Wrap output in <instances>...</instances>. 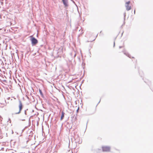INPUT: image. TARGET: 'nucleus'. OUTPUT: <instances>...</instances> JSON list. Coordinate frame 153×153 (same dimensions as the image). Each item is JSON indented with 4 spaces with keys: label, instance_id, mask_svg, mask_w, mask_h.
Returning a JSON list of instances; mask_svg holds the SVG:
<instances>
[{
    "label": "nucleus",
    "instance_id": "nucleus-1",
    "mask_svg": "<svg viewBox=\"0 0 153 153\" xmlns=\"http://www.w3.org/2000/svg\"><path fill=\"white\" fill-rule=\"evenodd\" d=\"M62 70H60V72H61V74H62L63 71L65 73H67L69 72H70V74L71 73L72 71L74 70V69L73 68H62Z\"/></svg>",
    "mask_w": 153,
    "mask_h": 153
},
{
    "label": "nucleus",
    "instance_id": "nucleus-2",
    "mask_svg": "<svg viewBox=\"0 0 153 153\" xmlns=\"http://www.w3.org/2000/svg\"><path fill=\"white\" fill-rule=\"evenodd\" d=\"M138 72L139 74L141 77H142V79L144 80V82L147 84L149 86H150L151 85V81H149L148 79L144 80V78L143 77V73L142 71H140L139 69L138 70Z\"/></svg>",
    "mask_w": 153,
    "mask_h": 153
},
{
    "label": "nucleus",
    "instance_id": "nucleus-3",
    "mask_svg": "<svg viewBox=\"0 0 153 153\" xmlns=\"http://www.w3.org/2000/svg\"><path fill=\"white\" fill-rule=\"evenodd\" d=\"M57 68H45V69L46 71L44 73L46 75H47L48 72H54L55 71Z\"/></svg>",
    "mask_w": 153,
    "mask_h": 153
},
{
    "label": "nucleus",
    "instance_id": "nucleus-4",
    "mask_svg": "<svg viewBox=\"0 0 153 153\" xmlns=\"http://www.w3.org/2000/svg\"><path fill=\"white\" fill-rule=\"evenodd\" d=\"M19 111L15 113H13L12 114L13 115V114H19L21 112L22 110L23 109V105L22 104V102L20 100H19Z\"/></svg>",
    "mask_w": 153,
    "mask_h": 153
},
{
    "label": "nucleus",
    "instance_id": "nucleus-5",
    "mask_svg": "<svg viewBox=\"0 0 153 153\" xmlns=\"http://www.w3.org/2000/svg\"><path fill=\"white\" fill-rule=\"evenodd\" d=\"M102 151L104 152H109L110 151L111 147L109 146H104L102 147Z\"/></svg>",
    "mask_w": 153,
    "mask_h": 153
},
{
    "label": "nucleus",
    "instance_id": "nucleus-6",
    "mask_svg": "<svg viewBox=\"0 0 153 153\" xmlns=\"http://www.w3.org/2000/svg\"><path fill=\"white\" fill-rule=\"evenodd\" d=\"M130 3V1H129L126 2L125 4V6L126 8V9L128 11L130 10L131 8V6H129V4Z\"/></svg>",
    "mask_w": 153,
    "mask_h": 153
},
{
    "label": "nucleus",
    "instance_id": "nucleus-7",
    "mask_svg": "<svg viewBox=\"0 0 153 153\" xmlns=\"http://www.w3.org/2000/svg\"><path fill=\"white\" fill-rule=\"evenodd\" d=\"M32 43L33 45H35L38 43L37 40L35 38L33 37L31 39Z\"/></svg>",
    "mask_w": 153,
    "mask_h": 153
},
{
    "label": "nucleus",
    "instance_id": "nucleus-8",
    "mask_svg": "<svg viewBox=\"0 0 153 153\" xmlns=\"http://www.w3.org/2000/svg\"><path fill=\"white\" fill-rule=\"evenodd\" d=\"M65 114V113L64 112V111H62L61 112V116L60 118V120H62L64 117V116Z\"/></svg>",
    "mask_w": 153,
    "mask_h": 153
},
{
    "label": "nucleus",
    "instance_id": "nucleus-9",
    "mask_svg": "<svg viewBox=\"0 0 153 153\" xmlns=\"http://www.w3.org/2000/svg\"><path fill=\"white\" fill-rule=\"evenodd\" d=\"M62 1L65 6H68V0H62Z\"/></svg>",
    "mask_w": 153,
    "mask_h": 153
},
{
    "label": "nucleus",
    "instance_id": "nucleus-10",
    "mask_svg": "<svg viewBox=\"0 0 153 153\" xmlns=\"http://www.w3.org/2000/svg\"><path fill=\"white\" fill-rule=\"evenodd\" d=\"M39 93H40V95H41V97L44 98V95H43V94L42 93V91L41 89H39Z\"/></svg>",
    "mask_w": 153,
    "mask_h": 153
},
{
    "label": "nucleus",
    "instance_id": "nucleus-11",
    "mask_svg": "<svg viewBox=\"0 0 153 153\" xmlns=\"http://www.w3.org/2000/svg\"><path fill=\"white\" fill-rule=\"evenodd\" d=\"M95 39H96L95 36H94L93 37L92 39H91L90 40V41L92 42L94 41V40H95Z\"/></svg>",
    "mask_w": 153,
    "mask_h": 153
},
{
    "label": "nucleus",
    "instance_id": "nucleus-12",
    "mask_svg": "<svg viewBox=\"0 0 153 153\" xmlns=\"http://www.w3.org/2000/svg\"><path fill=\"white\" fill-rule=\"evenodd\" d=\"M19 69L20 71H23V68H19Z\"/></svg>",
    "mask_w": 153,
    "mask_h": 153
},
{
    "label": "nucleus",
    "instance_id": "nucleus-13",
    "mask_svg": "<svg viewBox=\"0 0 153 153\" xmlns=\"http://www.w3.org/2000/svg\"><path fill=\"white\" fill-rule=\"evenodd\" d=\"M33 136V135L32 134L30 135L29 136V138L30 139H31V138Z\"/></svg>",
    "mask_w": 153,
    "mask_h": 153
},
{
    "label": "nucleus",
    "instance_id": "nucleus-14",
    "mask_svg": "<svg viewBox=\"0 0 153 153\" xmlns=\"http://www.w3.org/2000/svg\"><path fill=\"white\" fill-rule=\"evenodd\" d=\"M114 153H120V152L119 150H117Z\"/></svg>",
    "mask_w": 153,
    "mask_h": 153
},
{
    "label": "nucleus",
    "instance_id": "nucleus-15",
    "mask_svg": "<svg viewBox=\"0 0 153 153\" xmlns=\"http://www.w3.org/2000/svg\"><path fill=\"white\" fill-rule=\"evenodd\" d=\"M24 114L25 115H27V113L26 111L25 110Z\"/></svg>",
    "mask_w": 153,
    "mask_h": 153
},
{
    "label": "nucleus",
    "instance_id": "nucleus-16",
    "mask_svg": "<svg viewBox=\"0 0 153 153\" xmlns=\"http://www.w3.org/2000/svg\"><path fill=\"white\" fill-rule=\"evenodd\" d=\"M30 118H29V124H30Z\"/></svg>",
    "mask_w": 153,
    "mask_h": 153
},
{
    "label": "nucleus",
    "instance_id": "nucleus-17",
    "mask_svg": "<svg viewBox=\"0 0 153 153\" xmlns=\"http://www.w3.org/2000/svg\"><path fill=\"white\" fill-rule=\"evenodd\" d=\"M79 109V107H78L76 111V112L77 113L78 112Z\"/></svg>",
    "mask_w": 153,
    "mask_h": 153
},
{
    "label": "nucleus",
    "instance_id": "nucleus-18",
    "mask_svg": "<svg viewBox=\"0 0 153 153\" xmlns=\"http://www.w3.org/2000/svg\"><path fill=\"white\" fill-rule=\"evenodd\" d=\"M19 120L22 121H25V119H19Z\"/></svg>",
    "mask_w": 153,
    "mask_h": 153
},
{
    "label": "nucleus",
    "instance_id": "nucleus-19",
    "mask_svg": "<svg viewBox=\"0 0 153 153\" xmlns=\"http://www.w3.org/2000/svg\"><path fill=\"white\" fill-rule=\"evenodd\" d=\"M100 101H101V99H100V101L99 102H98V103H97V104L96 105V106L98 105L99 104V103L100 102Z\"/></svg>",
    "mask_w": 153,
    "mask_h": 153
},
{
    "label": "nucleus",
    "instance_id": "nucleus-20",
    "mask_svg": "<svg viewBox=\"0 0 153 153\" xmlns=\"http://www.w3.org/2000/svg\"><path fill=\"white\" fill-rule=\"evenodd\" d=\"M3 81L4 82H6V80H5V79L3 80Z\"/></svg>",
    "mask_w": 153,
    "mask_h": 153
},
{
    "label": "nucleus",
    "instance_id": "nucleus-21",
    "mask_svg": "<svg viewBox=\"0 0 153 153\" xmlns=\"http://www.w3.org/2000/svg\"><path fill=\"white\" fill-rule=\"evenodd\" d=\"M84 74H85V71H84V74H83V75L82 77H83L84 76Z\"/></svg>",
    "mask_w": 153,
    "mask_h": 153
},
{
    "label": "nucleus",
    "instance_id": "nucleus-22",
    "mask_svg": "<svg viewBox=\"0 0 153 153\" xmlns=\"http://www.w3.org/2000/svg\"><path fill=\"white\" fill-rule=\"evenodd\" d=\"M33 117V116H30V118L31 117Z\"/></svg>",
    "mask_w": 153,
    "mask_h": 153
},
{
    "label": "nucleus",
    "instance_id": "nucleus-23",
    "mask_svg": "<svg viewBox=\"0 0 153 153\" xmlns=\"http://www.w3.org/2000/svg\"><path fill=\"white\" fill-rule=\"evenodd\" d=\"M135 10H134V14H135Z\"/></svg>",
    "mask_w": 153,
    "mask_h": 153
},
{
    "label": "nucleus",
    "instance_id": "nucleus-24",
    "mask_svg": "<svg viewBox=\"0 0 153 153\" xmlns=\"http://www.w3.org/2000/svg\"><path fill=\"white\" fill-rule=\"evenodd\" d=\"M76 119H77L76 117H75V120H76Z\"/></svg>",
    "mask_w": 153,
    "mask_h": 153
},
{
    "label": "nucleus",
    "instance_id": "nucleus-25",
    "mask_svg": "<svg viewBox=\"0 0 153 153\" xmlns=\"http://www.w3.org/2000/svg\"><path fill=\"white\" fill-rule=\"evenodd\" d=\"M98 150H99V151H101V149H98Z\"/></svg>",
    "mask_w": 153,
    "mask_h": 153
},
{
    "label": "nucleus",
    "instance_id": "nucleus-26",
    "mask_svg": "<svg viewBox=\"0 0 153 153\" xmlns=\"http://www.w3.org/2000/svg\"><path fill=\"white\" fill-rule=\"evenodd\" d=\"M28 109H27L26 110H25L26 111H27V110H28Z\"/></svg>",
    "mask_w": 153,
    "mask_h": 153
},
{
    "label": "nucleus",
    "instance_id": "nucleus-27",
    "mask_svg": "<svg viewBox=\"0 0 153 153\" xmlns=\"http://www.w3.org/2000/svg\"><path fill=\"white\" fill-rule=\"evenodd\" d=\"M1 81H2L0 79V81L1 82H2Z\"/></svg>",
    "mask_w": 153,
    "mask_h": 153
},
{
    "label": "nucleus",
    "instance_id": "nucleus-28",
    "mask_svg": "<svg viewBox=\"0 0 153 153\" xmlns=\"http://www.w3.org/2000/svg\"><path fill=\"white\" fill-rule=\"evenodd\" d=\"M32 112H33L34 111V110H33L32 111Z\"/></svg>",
    "mask_w": 153,
    "mask_h": 153
},
{
    "label": "nucleus",
    "instance_id": "nucleus-29",
    "mask_svg": "<svg viewBox=\"0 0 153 153\" xmlns=\"http://www.w3.org/2000/svg\"><path fill=\"white\" fill-rule=\"evenodd\" d=\"M87 123H88V122H87V123H86V127L87 126ZM86 128H87V127H86Z\"/></svg>",
    "mask_w": 153,
    "mask_h": 153
},
{
    "label": "nucleus",
    "instance_id": "nucleus-30",
    "mask_svg": "<svg viewBox=\"0 0 153 153\" xmlns=\"http://www.w3.org/2000/svg\"><path fill=\"white\" fill-rule=\"evenodd\" d=\"M0 71H1V69H0Z\"/></svg>",
    "mask_w": 153,
    "mask_h": 153
},
{
    "label": "nucleus",
    "instance_id": "nucleus-31",
    "mask_svg": "<svg viewBox=\"0 0 153 153\" xmlns=\"http://www.w3.org/2000/svg\"><path fill=\"white\" fill-rule=\"evenodd\" d=\"M83 81H84V80H83L82 81V82H83Z\"/></svg>",
    "mask_w": 153,
    "mask_h": 153
},
{
    "label": "nucleus",
    "instance_id": "nucleus-32",
    "mask_svg": "<svg viewBox=\"0 0 153 153\" xmlns=\"http://www.w3.org/2000/svg\"><path fill=\"white\" fill-rule=\"evenodd\" d=\"M3 72H4V70H3Z\"/></svg>",
    "mask_w": 153,
    "mask_h": 153
},
{
    "label": "nucleus",
    "instance_id": "nucleus-33",
    "mask_svg": "<svg viewBox=\"0 0 153 153\" xmlns=\"http://www.w3.org/2000/svg\"><path fill=\"white\" fill-rule=\"evenodd\" d=\"M3 68V67H2L1 68Z\"/></svg>",
    "mask_w": 153,
    "mask_h": 153
},
{
    "label": "nucleus",
    "instance_id": "nucleus-34",
    "mask_svg": "<svg viewBox=\"0 0 153 153\" xmlns=\"http://www.w3.org/2000/svg\"><path fill=\"white\" fill-rule=\"evenodd\" d=\"M10 120V118H9V120Z\"/></svg>",
    "mask_w": 153,
    "mask_h": 153
},
{
    "label": "nucleus",
    "instance_id": "nucleus-35",
    "mask_svg": "<svg viewBox=\"0 0 153 153\" xmlns=\"http://www.w3.org/2000/svg\"><path fill=\"white\" fill-rule=\"evenodd\" d=\"M35 136H34V138L35 139Z\"/></svg>",
    "mask_w": 153,
    "mask_h": 153
},
{
    "label": "nucleus",
    "instance_id": "nucleus-36",
    "mask_svg": "<svg viewBox=\"0 0 153 153\" xmlns=\"http://www.w3.org/2000/svg\"><path fill=\"white\" fill-rule=\"evenodd\" d=\"M83 69H84L85 68L83 67Z\"/></svg>",
    "mask_w": 153,
    "mask_h": 153
},
{
    "label": "nucleus",
    "instance_id": "nucleus-37",
    "mask_svg": "<svg viewBox=\"0 0 153 153\" xmlns=\"http://www.w3.org/2000/svg\"><path fill=\"white\" fill-rule=\"evenodd\" d=\"M56 98L57 99V100H58V99Z\"/></svg>",
    "mask_w": 153,
    "mask_h": 153
}]
</instances>
